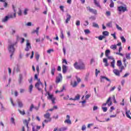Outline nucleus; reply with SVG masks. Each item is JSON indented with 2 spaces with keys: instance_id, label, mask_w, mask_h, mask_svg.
Listing matches in <instances>:
<instances>
[{
  "instance_id": "f257e3e1",
  "label": "nucleus",
  "mask_w": 131,
  "mask_h": 131,
  "mask_svg": "<svg viewBox=\"0 0 131 131\" xmlns=\"http://www.w3.org/2000/svg\"><path fill=\"white\" fill-rule=\"evenodd\" d=\"M37 73L35 74L34 78L37 80L38 82L35 84V88L39 91V92H42L43 89V84L40 81V79H38V75H39V66H37L36 67Z\"/></svg>"
},
{
  "instance_id": "f03ea898",
  "label": "nucleus",
  "mask_w": 131,
  "mask_h": 131,
  "mask_svg": "<svg viewBox=\"0 0 131 131\" xmlns=\"http://www.w3.org/2000/svg\"><path fill=\"white\" fill-rule=\"evenodd\" d=\"M74 67L77 70H85V64L83 62H75L74 63Z\"/></svg>"
},
{
  "instance_id": "7ed1b4c3",
  "label": "nucleus",
  "mask_w": 131,
  "mask_h": 131,
  "mask_svg": "<svg viewBox=\"0 0 131 131\" xmlns=\"http://www.w3.org/2000/svg\"><path fill=\"white\" fill-rule=\"evenodd\" d=\"M15 46V44H12L10 45L8 47V50L9 51V52L11 53L10 55V58L12 59L13 58V55H14V53L15 52V48L14 47Z\"/></svg>"
},
{
  "instance_id": "20e7f679",
  "label": "nucleus",
  "mask_w": 131,
  "mask_h": 131,
  "mask_svg": "<svg viewBox=\"0 0 131 131\" xmlns=\"http://www.w3.org/2000/svg\"><path fill=\"white\" fill-rule=\"evenodd\" d=\"M117 10L118 12H122L123 13L127 11V8H126V7H123L122 6H120L118 7Z\"/></svg>"
},
{
  "instance_id": "39448f33",
  "label": "nucleus",
  "mask_w": 131,
  "mask_h": 131,
  "mask_svg": "<svg viewBox=\"0 0 131 131\" xmlns=\"http://www.w3.org/2000/svg\"><path fill=\"white\" fill-rule=\"evenodd\" d=\"M63 79V77L62 76V74H58V76L56 77L55 82L56 83H59L61 82L62 80Z\"/></svg>"
},
{
  "instance_id": "423d86ee",
  "label": "nucleus",
  "mask_w": 131,
  "mask_h": 131,
  "mask_svg": "<svg viewBox=\"0 0 131 131\" xmlns=\"http://www.w3.org/2000/svg\"><path fill=\"white\" fill-rule=\"evenodd\" d=\"M86 9L88 11H89L90 13H92V14H94V15H97V14H98V11L96 9H94L90 7H87Z\"/></svg>"
},
{
  "instance_id": "0eeeda50",
  "label": "nucleus",
  "mask_w": 131,
  "mask_h": 131,
  "mask_svg": "<svg viewBox=\"0 0 131 131\" xmlns=\"http://www.w3.org/2000/svg\"><path fill=\"white\" fill-rule=\"evenodd\" d=\"M107 104V106H108V107H110V106H111V105H112V101H111V97H109L107 99V100L106 101V103H103L102 104V106H105Z\"/></svg>"
},
{
  "instance_id": "6e6552de",
  "label": "nucleus",
  "mask_w": 131,
  "mask_h": 131,
  "mask_svg": "<svg viewBox=\"0 0 131 131\" xmlns=\"http://www.w3.org/2000/svg\"><path fill=\"white\" fill-rule=\"evenodd\" d=\"M26 47L25 48V51L26 52H28V51H29V50H30V49H31V45L30 44V42H29V40H26Z\"/></svg>"
},
{
  "instance_id": "1a4fd4ad",
  "label": "nucleus",
  "mask_w": 131,
  "mask_h": 131,
  "mask_svg": "<svg viewBox=\"0 0 131 131\" xmlns=\"http://www.w3.org/2000/svg\"><path fill=\"white\" fill-rule=\"evenodd\" d=\"M44 117L46 119H49V121H52V118H51V114L50 113H46V114L44 115Z\"/></svg>"
},
{
  "instance_id": "9d476101",
  "label": "nucleus",
  "mask_w": 131,
  "mask_h": 131,
  "mask_svg": "<svg viewBox=\"0 0 131 131\" xmlns=\"http://www.w3.org/2000/svg\"><path fill=\"white\" fill-rule=\"evenodd\" d=\"M48 99L51 100L52 104H55V100H56V98L54 97V96L51 94H48Z\"/></svg>"
},
{
  "instance_id": "9b49d317",
  "label": "nucleus",
  "mask_w": 131,
  "mask_h": 131,
  "mask_svg": "<svg viewBox=\"0 0 131 131\" xmlns=\"http://www.w3.org/2000/svg\"><path fill=\"white\" fill-rule=\"evenodd\" d=\"M12 8L13 9V10H14V13L13 15L11 14L8 17L10 19V18H16V10L15 9V6L14 5H12Z\"/></svg>"
},
{
  "instance_id": "f8f14e48",
  "label": "nucleus",
  "mask_w": 131,
  "mask_h": 131,
  "mask_svg": "<svg viewBox=\"0 0 131 131\" xmlns=\"http://www.w3.org/2000/svg\"><path fill=\"white\" fill-rule=\"evenodd\" d=\"M120 71L117 70V69H114L113 70V73L116 76H120Z\"/></svg>"
},
{
  "instance_id": "ddd939ff",
  "label": "nucleus",
  "mask_w": 131,
  "mask_h": 131,
  "mask_svg": "<svg viewBox=\"0 0 131 131\" xmlns=\"http://www.w3.org/2000/svg\"><path fill=\"white\" fill-rule=\"evenodd\" d=\"M110 59H112L113 60L112 62H111V66L114 69V68H115V59H114V58L112 57Z\"/></svg>"
},
{
  "instance_id": "4468645a",
  "label": "nucleus",
  "mask_w": 131,
  "mask_h": 131,
  "mask_svg": "<svg viewBox=\"0 0 131 131\" xmlns=\"http://www.w3.org/2000/svg\"><path fill=\"white\" fill-rule=\"evenodd\" d=\"M70 19H71V15L69 14H67V19H66V23L67 24L69 21H70Z\"/></svg>"
},
{
  "instance_id": "2eb2a0df",
  "label": "nucleus",
  "mask_w": 131,
  "mask_h": 131,
  "mask_svg": "<svg viewBox=\"0 0 131 131\" xmlns=\"http://www.w3.org/2000/svg\"><path fill=\"white\" fill-rule=\"evenodd\" d=\"M62 73L63 74L66 73L67 72V66L63 64L62 66Z\"/></svg>"
},
{
  "instance_id": "dca6fc26",
  "label": "nucleus",
  "mask_w": 131,
  "mask_h": 131,
  "mask_svg": "<svg viewBox=\"0 0 131 131\" xmlns=\"http://www.w3.org/2000/svg\"><path fill=\"white\" fill-rule=\"evenodd\" d=\"M71 85L73 88H76V86H77V82L76 81H74V82L71 81Z\"/></svg>"
},
{
  "instance_id": "f3484780",
  "label": "nucleus",
  "mask_w": 131,
  "mask_h": 131,
  "mask_svg": "<svg viewBox=\"0 0 131 131\" xmlns=\"http://www.w3.org/2000/svg\"><path fill=\"white\" fill-rule=\"evenodd\" d=\"M100 79H101V82H103V79H106V80H107V81H110V79H108V78H107V77H105V76H100Z\"/></svg>"
},
{
  "instance_id": "a211bd4d",
  "label": "nucleus",
  "mask_w": 131,
  "mask_h": 131,
  "mask_svg": "<svg viewBox=\"0 0 131 131\" xmlns=\"http://www.w3.org/2000/svg\"><path fill=\"white\" fill-rule=\"evenodd\" d=\"M110 53V51L109 50H106L105 51V56H106V57L108 58V59H111V58H112V57H109V54Z\"/></svg>"
},
{
  "instance_id": "6ab92c4d",
  "label": "nucleus",
  "mask_w": 131,
  "mask_h": 131,
  "mask_svg": "<svg viewBox=\"0 0 131 131\" xmlns=\"http://www.w3.org/2000/svg\"><path fill=\"white\" fill-rule=\"evenodd\" d=\"M103 63H105V67H107V66H108L109 64H108V60H107L106 58H103Z\"/></svg>"
},
{
  "instance_id": "aec40b11",
  "label": "nucleus",
  "mask_w": 131,
  "mask_h": 131,
  "mask_svg": "<svg viewBox=\"0 0 131 131\" xmlns=\"http://www.w3.org/2000/svg\"><path fill=\"white\" fill-rule=\"evenodd\" d=\"M55 72H56V68H52L51 70V73L52 76H54V75H55Z\"/></svg>"
},
{
  "instance_id": "412c9836",
  "label": "nucleus",
  "mask_w": 131,
  "mask_h": 131,
  "mask_svg": "<svg viewBox=\"0 0 131 131\" xmlns=\"http://www.w3.org/2000/svg\"><path fill=\"white\" fill-rule=\"evenodd\" d=\"M65 89V86H62V88L60 89V91H55V93L57 94V93H62V92H63V91H64Z\"/></svg>"
},
{
  "instance_id": "4be33fe9",
  "label": "nucleus",
  "mask_w": 131,
  "mask_h": 131,
  "mask_svg": "<svg viewBox=\"0 0 131 131\" xmlns=\"http://www.w3.org/2000/svg\"><path fill=\"white\" fill-rule=\"evenodd\" d=\"M23 122L24 124H25V125H26L28 128V124L29 123V122L27 120H24Z\"/></svg>"
},
{
  "instance_id": "5701e85b",
  "label": "nucleus",
  "mask_w": 131,
  "mask_h": 131,
  "mask_svg": "<svg viewBox=\"0 0 131 131\" xmlns=\"http://www.w3.org/2000/svg\"><path fill=\"white\" fill-rule=\"evenodd\" d=\"M39 54H38V53H35V58L36 59L37 61H38V60H39Z\"/></svg>"
},
{
  "instance_id": "b1692460",
  "label": "nucleus",
  "mask_w": 131,
  "mask_h": 131,
  "mask_svg": "<svg viewBox=\"0 0 131 131\" xmlns=\"http://www.w3.org/2000/svg\"><path fill=\"white\" fill-rule=\"evenodd\" d=\"M103 36H109V32L107 31H103L102 32Z\"/></svg>"
},
{
  "instance_id": "393cba45",
  "label": "nucleus",
  "mask_w": 131,
  "mask_h": 131,
  "mask_svg": "<svg viewBox=\"0 0 131 131\" xmlns=\"http://www.w3.org/2000/svg\"><path fill=\"white\" fill-rule=\"evenodd\" d=\"M130 112V110H128L126 112V116L127 117V118H129V119H131V117L129 116V113Z\"/></svg>"
},
{
  "instance_id": "a878e982",
  "label": "nucleus",
  "mask_w": 131,
  "mask_h": 131,
  "mask_svg": "<svg viewBox=\"0 0 131 131\" xmlns=\"http://www.w3.org/2000/svg\"><path fill=\"white\" fill-rule=\"evenodd\" d=\"M80 99V95L79 94H77L74 98H73L74 101H76Z\"/></svg>"
},
{
  "instance_id": "bb28decb",
  "label": "nucleus",
  "mask_w": 131,
  "mask_h": 131,
  "mask_svg": "<svg viewBox=\"0 0 131 131\" xmlns=\"http://www.w3.org/2000/svg\"><path fill=\"white\" fill-rule=\"evenodd\" d=\"M130 55H131V53H126L125 56H126V58L127 59V60H130V59H131Z\"/></svg>"
},
{
  "instance_id": "cd10ccee",
  "label": "nucleus",
  "mask_w": 131,
  "mask_h": 131,
  "mask_svg": "<svg viewBox=\"0 0 131 131\" xmlns=\"http://www.w3.org/2000/svg\"><path fill=\"white\" fill-rule=\"evenodd\" d=\"M94 4L95 6L97 7H98V8H101V6L100 5V3L98 2H97V0H94Z\"/></svg>"
},
{
  "instance_id": "c85d7f7f",
  "label": "nucleus",
  "mask_w": 131,
  "mask_h": 131,
  "mask_svg": "<svg viewBox=\"0 0 131 131\" xmlns=\"http://www.w3.org/2000/svg\"><path fill=\"white\" fill-rule=\"evenodd\" d=\"M9 16H6L4 18H3L2 19V22H7V21H8V20H9Z\"/></svg>"
},
{
  "instance_id": "c756f323",
  "label": "nucleus",
  "mask_w": 131,
  "mask_h": 131,
  "mask_svg": "<svg viewBox=\"0 0 131 131\" xmlns=\"http://www.w3.org/2000/svg\"><path fill=\"white\" fill-rule=\"evenodd\" d=\"M105 36L103 35H100L98 37H97L96 38L99 39V40H103V38H105Z\"/></svg>"
},
{
  "instance_id": "7c9ffc66",
  "label": "nucleus",
  "mask_w": 131,
  "mask_h": 131,
  "mask_svg": "<svg viewBox=\"0 0 131 131\" xmlns=\"http://www.w3.org/2000/svg\"><path fill=\"white\" fill-rule=\"evenodd\" d=\"M18 112H19L20 114H21V115H25V111H24V110H23V111H21L20 110H18Z\"/></svg>"
},
{
  "instance_id": "2f4dec72",
  "label": "nucleus",
  "mask_w": 131,
  "mask_h": 131,
  "mask_svg": "<svg viewBox=\"0 0 131 131\" xmlns=\"http://www.w3.org/2000/svg\"><path fill=\"white\" fill-rule=\"evenodd\" d=\"M67 130V127H63L58 129V131H65Z\"/></svg>"
},
{
  "instance_id": "473e14b6",
  "label": "nucleus",
  "mask_w": 131,
  "mask_h": 131,
  "mask_svg": "<svg viewBox=\"0 0 131 131\" xmlns=\"http://www.w3.org/2000/svg\"><path fill=\"white\" fill-rule=\"evenodd\" d=\"M39 31V27H37L36 29L33 31V33H36L37 35L38 36Z\"/></svg>"
},
{
  "instance_id": "72a5a7b5",
  "label": "nucleus",
  "mask_w": 131,
  "mask_h": 131,
  "mask_svg": "<svg viewBox=\"0 0 131 131\" xmlns=\"http://www.w3.org/2000/svg\"><path fill=\"white\" fill-rule=\"evenodd\" d=\"M121 65H122V62H121V60H118L117 66H118V67H121Z\"/></svg>"
},
{
  "instance_id": "f704fd0d",
  "label": "nucleus",
  "mask_w": 131,
  "mask_h": 131,
  "mask_svg": "<svg viewBox=\"0 0 131 131\" xmlns=\"http://www.w3.org/2000/svg\"><path fill=\"white\" fill-rule=\"evenodd\" d=\"M64 123H68V124H71V120H70V119H67L64 121Z\"/></svg>"
},
{
  "instance_id": "c9c22d12",
  "label": "nucleus",
  "mask_w": 131,
  "mask_h": 131,
  "mask_svg": "<svg viewBox=\"0 0 131 131\" xmlns=\"http://www.w3.org/2000/svg\"><path fill=\"white\" fill-rule=\"evenodd\" d=\"M17 103H18L19 107H20V108H22V107H23V103H22V102L18 101L17 102Z\"/></svg>"
},
{
  "instance_id": "e433bc0d",
  "label": "nucleus",
  "mask_w": 131,
  "mask_h": 131,
  "mask_svg": "<svg viewBox=\"0 0 131 131\" xmlns=\"http://www.w3.org/2000/svg\"><path fill=\"white\" fill-rule=\"evenodd\" d=\"M116 28L118 29V30H120V31H122V28L117 24H116Z\"/></svg>"
},
{
  "instance_id": "4c0bfd02",
  "label": "nucleus",
  "mask_w": 131,
  "mask_h": 131,
  "mask_svg": "<svg viewBox=\"0 0 131 131\" xmlns=\"http://www.w3.org/2000/svg\"><path fill=\"white\" fill-rule=\"evenodd\" d=\"M111 49L112 50H116V49H117V45H112L111 46Z\"/></svg>"
},
{
  "instance_id": "58836bf2",
  "label": "nucleus",
  "mask_w": 131,
  "mask_h": 131,
  "mask_svg": "<svg viewBox=\"0 0 131 131\" xmlns=\"http://www.w3.org/2000/svg\"><path fill=\"white\" fill-rule=\"evenodd\" d=\"M120 38L122 40V42H123V43L126 42V40L125 39V38L124 36H121Z\"/></svg>"
},
{
  "instance_id": "ea45409f",
  "label": "nucleus",
  "mask_w": 131,
  "mask_h": 131,
  "mask_svg": "<svg viewBox=\"0 0 131 131\" xmlns=\"http://www.w3.org/2000/svg\"><path fill=\"white\" fill-rule=\"evenodd\" d=\"M84 32H85V34H89L91 33V31L89 29L84 30Z\"/></svg>"
},
{
  "instance_id": "a19ab883",
  "label": "nucleus",
  "mask_w": 131,
  "mask_h": 131,
  "mask_svg": "<svg viewBox=\"0 0 131 131\" xmlns=\"http://www.w3.org/2000/svg\"><path fill=\"white\" fill-rule=\"evenodd\" d=\"M106 26L107 27H112V21H111V22L106 24Z\"/></svg>"
},
{
  "instance_id": "79ce46f5",
  "label": "nucleus",
  "mask_w": 131,
  "mask_h": 131,
  "mask_svg": "<svg viewBox=\"0 0 131 131\" xmlns=\"http://www.w3.org/2000/svg\"><path fill=\"white\" fill-rule=\"evenodd\" d=\"M93 27L99 28V25H98V24H96L95 23H93Z\"/></svg>"
},
{
  "instance_id": "37998d69",
  "label": "nucleus",
  "mask_w": 131,
  "mask_h": 131,
  "mask_svg": "<svg viewBox=\"0 0 131 131\" xmlns=\"http://www.w3.org/2000/svg\"><path fill=\"white\" fill-rule=\"evenodd\" d=\"M116 89V86H115L111 87L110 88V92H113V91H114V90H115Z\"/></svg>"
},
{
  "instance_id": "c03bdc74",
  "label": "nucleus",
  "mask_w": 131,
  "mask_h": 131,
  "mask_svg": "<svg viewBox=\"0 0 131 131\" xmlns=\"http://www.w3.org/2000/svg\"><path fill=\"white\" fill-rule=\"evenodd\" d=\"M105 15L107 16H111V12L110 11H106Z\"/></svg>"
},
{
  "instance_id": "a18cd8bd",
  "label": "nucleus",
  "mask_w": 131,
  "mask_h": 131,
  "mask_svg": "<svg viewBox=\"0 0 131 131\" xmlns=\"http://www.w3.org/2000/svg\"><path fill=\"white\" fill-rule=\"evenodd\" d=\"M110 8H114V2L113 1H112L110 5Z\"/></svg>"
},
{
  "instance_id": "49530a36",
  "label": "nucleus",
  "mask_w": 131,
  "mask_h": 131,
  "mask_svg": "<svg viewBox=\"0 0 131 131\" xmlns=\"http://www.w3.org/2000/svg\"><path fill=\"white\" fill-rule=\"evenodd\" d=\"M33 88V86L32 85V84H31V85L29 86V91L30 93H31V92H32Z\"/></svg>"
},
{
  "instance_id": "de8ad7c7",
  "label": "nucleus",
  "mask_w": 131,
  "mask_h": 131,
  "mask_svg": "<svg viewBox=\"0 0 131 131\" xmlns=\"http://www.w3.org/2000/svg\"><path fill=\"white\" fill-rule=\"evenodd\" d=\"M40 126H36V129H33V131H38L39 129H40Z\"/></svg>"
},
{
  "instance_id": "09e8293b",
  "label": "nucleus",
  "mask_w": 131,
  "mask_h": 131,
  "mask_svg": "<svg viewBox=\"0 0 131 131\" xmlns=\"http://www.w3.org/2000/svg\"><path fill=\"white\" fill-rule=\"evenodd\" d=\"M102 109L103 111V112H107V110H108V108L106 107H102Z\"/></svg>"
},
{
  "instance_id": "8fccbe9b",
  "label": "nucleus",
  "mask_w": 131,
  "mask_h": 131,
  "mask_svg": "<svg viewBox=\"0 0 131 131\" xmlns=\"http://www.w3.org/2000/svg\"><path fill=\"white\" fill-rule=\"evenodd\" d=\"M95 75H96V76H98V74H99V73H100V71H98V69H96L95 70Z\"/></svg>"
},
{
  "instance_id": "3c124183",
  "label": "nucleus",
  "mask_w": 131,
  "mask_h": 131,
  "mask_svg": "<svg viewBox=\"0 0 131 131\" xmlns=\"http://www.w3.org/2000/svg\"><path fill=\"white\" fill-rule=\"evenodd\" d=\"M76 26H79V25H80V20H77L76 21Z\"/></svg>"
},
{
  "instance_id": "603ef678",
  "label": "nucleus",
  "mask_w": 131,
  "mask_h": 131,
  "mask_svg": "<svg viewBox=\"0 0 131 131\" xmlns=\"http://www.w3.org/2000/svg\"><path fill=\"white\" fill-rule=\"evenodd\" d=\"M11 122H12V123H13V124H15V119H14V118L12 117L11 118Z\"/></svg>"
},
{
  "instance_id": "864d4df0",
  "label": "nucleus",
  "mask_w": 131,
  "mask_h": 131,
  "mask_svg": "<svg viewBox=\"0 0 131 131\" xmlns=\"http://www.w3.org/2000/svg\"><path fill=\"white\" fill-rule=\"evenodd\" d=\"M52 52H54V50L53 49H49L47 51V53L48 54H51V53H52Z\"/></svg>"
},
{
  "instance_id": "5fc2aeb1",
  "label": "nucleus",
  "mask_w": 131,
  "mask_h": 131,
  "mask_svg": "<svg viewBox=\"0 0 131 131\" xmlns=\"http://www.w3.org/2000/svg\"><path fill=\"white\" fill-rule=\"evenodd\" d=\"M18 16H21L22 15V11L21 9H19V11L18 12Z\"/></svg>"
},
{
  "instance_id": "6e6d98bb",
  "label": "nucleus",
  "mask_w": 131,
  "mask_h": 131,
  "mask_svg": "<svg viewBox=\"0 0 131 131\" xmlns=\"http://www.w3.org/2000/svg\"><path fill=\"white\" fill-rule=\"evenodd\" d=\"M60 38H61V39H63L64 38V34L63 33V32H61Z\"/></svg>"
},
{
  "instance_id": "4d7b16f0",
  "label": "nucleus",
  "mask_w": 131,
  "mask_h": 131,
  "mask_svg": "<svg viewBox=\"0 0 131 131\" xmlns=\"http://www.w3.org/2000/svg\"><path fill=\"white\" fill-rule=\"evenodd\" d=\"M76 78H77V82L78 83H79V82H80V81H81V79L80 78H78L77 77H76Z\"/></svg>"
},
{
  "instance_id": "13d9d810",
  "label": "nucleus",
  "mask_w": 131,
  "mask_h": 131,
  "mask_svg": "<svg viewBox=\"0 0 131 131\" xmlns=\"http://www.w3.org/2000/svg\"><path fill=\"white\" fill-rule=\"evenodd\" d=\"M112 36H113L114 38L115 39H116L117 37H116V34H115V33H114V34H111Z\"/></svg>"
},
{
  "instance_id": "bf43d9fd",
  "label": "nucleus",
  "mask_w": 131,
  "mask_h": 131,
  "mask_svg": "<svg viewBox=\"0 0 131 131\" xmlns=\"http://www.w3.org/2000/svg\"><path fill=\"white\" fill-rule=\"evenodd\" d=\"M10 100L12 106H15V103H14V102L13 101V99L10 98Z\"/></svg>"
},
{
  "instance_id": "052dcab7",
  "label": "nucleus",
  "mask_w": 131,
  "mask_h": 131,
  "mask_svg": "<svg viewBox=\"0 0 131 131\" xmlns=\"http://www.w3.org/2000/svg\"><path fill=\"white\" fill-rule=\"evenodd\" d=\"M59 8L60 9L61 11H62V12H64V6H60L59 7Z\"/></svg>"
},
{
  "instance_id": "680f3d73",
  "label": "nucleus",
  "mask_w": 131,
  "mask_h": 131,
  "mask_svg": "<svg viewBox=\"0 0 131 131\" xmlns=\"http://www.w3.org/2000/svg\"><path fill=\"white\" fill-rule=\"evenodd\" d=\"M85 128H86V127H85V125H83L82 126L81 129L82 130H85Z\"/></svg>"
},
{
  "instance_id": "e2e57ef3",
  "label": "nucleus",
  "mask_w": 131,
  "mask_h": 131,
  "mask_svg": "<svg viewBox=\"0 0 131 131\" xmlns=\"http://www.w3.org/2000/svg\"><path fill=\"white\" fill-rule=\"evenodd\" d=\"M124 69V66H121V67H120V72H122V70H123Z\"/></svg>"
},
{
  "instance_id": "0e129e2a",
  "label": "nucleus",
  "mask_w": 131,
  "mask_h": 131,
  "mask_svg": "<svg viewBox=\"0 0 131 131\" xmlns=\"http://www.w3.org/2000/svg\"><path fill=\"white\" fill-rule=\"evenodd\" d=\"M28 11V9H25V11L24 12V15H26L27 14V12Z\"/></svg>"
},
{
  "instance_id": "69168bd1",
  "label": "nucleus",
  "mask_w": 131,
  "mask_h": 131,
  "mask_svg": "<svg viewBox=\"0 0 131 131\" xmlns=\"http://www.w3.org/2000/svg\"><path fill=\"white\" fill-rule=\"evenodd\" d=\"M114 109H115V108H114V106H111V109H110V112H112L113 111V110H114Z\"/></svg>"
},
{
  "instance_id": "338daca9",
  "label": "nucleus",
  "mask_w": 131,
  "mask_h": 131,
  "mask_svg": "<svg viewBox=\"0 0 131 131\" xmlns=\"http://www.w3.org/2000/svg\"><path fill=\"white\" fill-rule=\"evenodd\" d=\"M35 40H36V42H39V41H40V38H36Z\"/></svg>"
},
{
  "instance_id": "774afa93",
  "label": "nucleus",
  "mask_w": 131,
  "mask_h": 131,
  "mask_svg": "<svg viewBox=\"0 0 131 131\" xmlns=\"http://www.w3.org/2000/svg\"><path fill=\"white\" fill-rule=\"evenodd\" d=\"M32 24H31V23L29 22V23H28L26 25L27 26H31Z\"/></svg>"
}]
</instances>
